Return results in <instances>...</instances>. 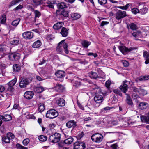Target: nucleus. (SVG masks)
I'll return each mask as SVG.
<instances>
[{"label": "nucleus", "instance_id": "obj_1", "mask_svg": "<svg viewBox=\"0 0 149 149\" xmlns=\"http://www.w3.org/2000/svg\"><path fill=\"white\" fill-rule=\"evenodd\" d=\"M33 2L35 6H37L43 3L42 0H33ZM56 3V0H47L44 3V5L50 8H53L54 4Z\"/></svg>", "mask_w": 149, "mask_h": 149}, {"label": "nucleus", "instance_id": "obj_2", "mask_svg": "<svg viewBox=\"0 0 149 149\" xmlns=\"http://www.w3.org/2000/svg\"><path fill=\"white\" fill-rule=\"evenodd\" d=\"M65 40H63L58 44L56 47V50L57 52L59 54H62L64 49L65 53L66 54H68L69 53V51L67 49L68 45L66 43L63 42Z\"/></svg>", "mask_w": 149, "mask_h": 149}, {"label": "nucleus", "instance_id": "obj_3", "mask_svg": "<svg viewBox=\"0 0 149 149\" xmlns=\"http://www.w3.org/2000/svg\"><path fill=\"white\" fill-rule=\"evenodd\" d=\"M32 80L31 78H23L19 83V86L22 88L26 87V86Z\"/></svg>", "mask_w": 149, "mask_h": 149}, {"label": "nucleus", "instance_id": "obj_4", "mask_svg": "<svg viewBox=\"0 0 149 149\" xmlns=\"http://www.w3.org/2000/svg\"><path fill=\"white\" fill-rule=\"evenodd\" d=\"M103 136L99 133H95L92 135L91 136L92 141L95 143H100L103 140Z\"/></svg>", "mask_w": 149, "mask_h": 149}, {"label": "nucleus", "instance_id": "obj_5", "mask_svg": "<svg viewBox=\"0 0 149 149\" xmlns=\"http://www.w3.org/2000/svg\"><path fill=\"white\" fill-rule=\"evenodd\" d=\"M60 134L58 133H56L54 134L49 136V141L53 143H56L58 142L60 139Z\"/></svg>", "mask_w": 149, "mask_h": 149}, {"label": "nucleus", "instance_id": "obj_6", "mask_svg": "<svg viewBox=\"0 0 149 149\" xmlns=\"http://www.w3.org/2000/svg\"><path fill=\"white\" fill-rule=\"evenodd\" d=\"M58 115V114L56 111L54 109H51L47 111L46 116L47 118L53 119Z\"/></svg>", "mask_w": 149, "mask_h": 149}, {"label": "nucleus", "instance_id": "obj_7", "mask_svg": "<svg viewBox=\"0 0 149 149\" xmlns=\"http://www.w3.org/2000/svg\"><path fill=\"white\" fill-rule=\"evenodd\" d=\"M126 16V12L119 10L115 14V18L116 19L119 20L124 18Z\"/></svg>", "mask_w": 149, "mask_h": 149}, {"label": "nucleus", "instance_id": "obj_8", "mask_svg": "<svg viewBox=\"0 0 149 149\" xmlns=\"http://www.w3.org/2000/svg\"><path fill=\"white\" fill-rule=\"evenodd\" d=\"M119 49L123 54H125L130 52L135 49L136 48L130 47L128 48L125 46H120L119 47Z\"/></svg>", "mask_w": 149, "mask_h": 149}, {"label": "nucleus", "instance_id": "obj_9", "mask_svg": "<svg viewBox=\"0 0 149 149\" xmlns=\"http://www.w3.org/2000/svg\"><path fill=\"white\" fill-rule=\"evenodd\" d=\"M34 13L35 14L34 17H32L30 15L29 16L28 18L30 19L29 20L30 22H35L36 19L37 18H39L41 15L40 12L37 10H35L34 11Z\"/></svg>", "mask_w": 149, "mask_h": 149}, {"label": "nucleus", "instance_id": "obj_10", "mask_svg": "<svg viewBox=\"0 0 149 149\" xmlns=\"http://www.w3.org/2000/svg\"><path fill=\"white\" fill-rule=\"evenodd\" d=\"M9 58L12 61L18 60L20 58V54L18 53H12L9 56Z\"/></svg>", "mask_w": 149, "mask_h": 149}, {"label": "nucleus", "instance_id": "obj_11", "mask_svg": "<svg viewBox=\"0 0 149 149\" xmlns=\"http://www.w3.org/2000/svg\"><path fill=\"white\" fill-rule=\"evenodd\" d=\"M85 147V143L82 142H77L74 144V149H84Z\"/></svg>", "mask_w": 149, "mask_h": 149}, {"label": "nucleus", "instance_id": "obj_12", "mask_svg": "<svg viewBox=\"0 0 149 149\" xmlns=\"http://www.w3.org/2000/svg\"><path fill=\"white\" fill-rule=\"evenodd\" d=\"M129 82L127 80H125L123 85H121L120 87V89L121 91L125 93H126L127 91L128 86L127 84Z\"/></svg>", "mask_w": 149, "mask_h": 149}, {"label": "nucleus", "instance_id": "obj_13", "mask_svg": "<svg viewBox=\"0 0 149 149\" xmlns=\"http://www.w3.org/2000/svg\"><path fill=\"white\" fill-rule=\"evenodd\" d=\"M23 38L26 39H30L33 37V33L30 31H28L23 33L22 34Z\"/></svg>", "mask_w": 149, "mask_h": 149}, {"label": "nucleus", "instance_id": "obj_14", "mask_svg": "<svg viewBox=\"0 0 149 149\" xmlns=\"http://www.w3.org/2000/svg\"><path fill=\"white\" fill-rule=\"evenodd\" d=\"M94 100L95 103L98 104L101 103L102 102L103 98L102 95L97 94L94 97Z\"/></svg>", "mask_w": 149, "mask_h": 149}, {"label": "nucleus", "instance_id": "obj_15", "mask_svg": "<svg viewBox=\"0 0 149 149\" xmlns=\"http://www.w3.org/2000/svg\"><path fill=\"white\" fill-rule=\"evenodd\" d=\"M66 126L68 128H74L77 126L76 122L74 120L69 121L66 123Z\"/></svg>", "mask_w": 149, "mask_h": 149}, {"label": "nucleus", "instance_id": "obj_16", "mask_svg": "<svg viewBox=\"0 0 149 149\" xmlns=\"http://www.w3.org/2000/svg\"><path fill=\"white\" fill-rule=\"evenodd\" d=\"M139 6L142 7V8L140 9V13L143 15L145 14L147 12L148 9L147 6L144 4H140Z\"/></svg>", "mask_w": 149, "mask_h": 149}, {"label": "nucleus", "instance_id": "obj_17", "mask_svg": "<svg viewBox=\"0 0 149 149\" xmlns=\"http://www.w3.org/2000/svg\"><path fill=\"white\" fill-rule=\"evenodd\" d=\"M33 95V92L32 91H27L25 92L24 96L25 98L29 100L32 98Z\"/></svg>", "mask_w": 149, "mask_h": 149}, {"label": "nucleus", "instance_id": "obj_18", "mask_svg": "<svg viewBox=\"0 0 149 149\" xmlns=\"http://www.w3.org/2000/svg\"><path fill=\"white\" fill-rule=\"evenodd\" d=\"M55 90L59 92H63L65 89L64 87L62 85L57 84L54 87Z\"/></svg>", "mask_w": 149, "mask_h": 149}, {"label": "nucleus", "instance_id": "obj_19", "mask_svg": "<svg viewBox=\"0 0 149 149\" xmlns=\"http://www.w3.org/2000/svg\"><path fill=\"white\" fill-rule=\"evenodd\" d=\"M69 29L63 27L62 28L60 33L63 37H66L68 34Z\"/></svg>", "mask_w": 149, "mask_h": 149}, {"label": "nucleus", "instance_id": "obj_20", "mask_svg": "<svg viewBox=\"0 0 149 149\" xmlns=\"http://www.w3.org/2000/svg\"><path fill=\"white\" fill-rule=\"evenodd\" d=\"M66 138H67L63 141V143L65 144H70L72 143L73 141V138L71 136H66Z\"/></svg>", "mask_w": 149, "mask_h": 149}, {"label": "nucleus", "instance_id": "obj_21", "mask_svg": "<svg viewBox=\"0 0 149 149\" xmlns=\"http://www.w3.org/2000/svg\"><path fill=\"white\" fill-rule=\"evenodd\" d=\"M71 19L74 20L79 18L81 16L79 14L75 13H72L71 14Z\"/></svg>", "mask_w": 149, "mask_h": 149}, {"label": "nucleus", "instance_id": "obj_22", "mask_svg": "<svg viewBox=\"0 0 149 149\" xmlns=\"http://www.w3.org/2000/svg\"><path fill=\"white\" fill-rule=\"evenodd\" d=\"M143 55L146 60L145 63L146 64L149 63V53L147 51H145L143 53Z\"/></svg>", "mask_w": 149, "mask_h": 149}, {"label": "nucleus", "instance_id": "obj_23", "mask_svg": "<svg viewBox=\"0 0 149 149\" xmlns=\"http://www.w3.org/2000/svg\"><path fill=\"white\" fill-rule=\"evenodd\" d=\"M55 74L58 78H62L64 77L65 73L63 71L59 70L57 71Z\"/></svg>", "mask_w": 149, "mask_h": 149}, {"label": "nucleus", "instance_id": "obj_24", "mask_svg": "<svg viewBox=\"0 0 149 149\" xmlns=\"http://www.w3.org/2000/svg\"><path fill=\"white\" fill-rule=\"evenodd\" d=\"M56 103L60 106H64L65 104V101L63 98H60L56 100Z\"/></svg>", "mask_w": 149, "mask_h": 149}, {"label": "nucleus", "instance_id": "obj_25", "mask_svg": "<svg viewBox=\"0 0 149 149\" xmlns=\"http://www.w3.org/2000/svg\"><path fill=\"white\" fill-rule=\"evenodd\" d=\"M20 40L19 38H15L12 40L10 41V44L14 45H17L19 43Z\"/></svg>", "mask_w": 149, "mask_h": 149}, {"label": "nucleus", "instance_id": "obj_26", "mask_svg": "<svg viewBox=\"0 0 149 149\" xmlns=\"http://www.w3.org/2000/svg\"><path fill=\"white\" fill-rule=\"evenodd\" d=\"M42 43L40 40H38L35 42L32 45V47L33 48H38L41 45Z\"/></svg>", "mask_w": 149, "mask_h": 149}, {"label": "nucleus", "instance_id": "obj_27", "mask_svg": "<svg viewBox=\"0 0 149 149\" xmlns=\"http://www.w3.org/2000/svg\"><path fill=\"white\" fill-rule=\"evenodd\" d=\"M126 102L129 105L132 106L133 102L132 99L129 95L126 94Z\"/></svg>", "mask_w": 149, "mask_h": 149}, {"label": "nucleus", "instance_id": "obj_28", "mask_svg": "<svg viewBox=\"0 0 149 149\" xmlns=\"http://www.w3.org/2000/svg\"><path fill=\"white\" fill-rule=\"evenodd\" d=\"M88 76L91 78L96 79L98 78V76L97 73L91 71L88 73Z\"/></svg>", "mask_w": 149, "mask_h": 149}, {"label": "nucleus", "instance_id": "obj_29", "mask_svg": "<svg viewBox=\"0 0 149 149\" xmlns=\"http://www.w3.org/2000/svg\"><path fill=\"white\" fill-rule=\"evenodd\" d=\"M57 7L59 9H64L67 7V6L64 2H61L58 3L57 5Z\"/></svg>", "mask_w": 149, "mask_h": 149}, {"label": "nucleus", "instance_id": "obj_30", "mask_svg": "<svg viewBox=\"0 0 149 149\" xmlns=\"http://www.w3.org/2000/svg\"><path fill=\"white\" fill-rule=\"evenodd\" d=\"M141 120L143 122L148 123L149 122V112L147 116H140Z\"/></svg>", "mask_w": 149, "mask_h": 149}, {"label": "nucleus", "instance_id": "obj_31", "mask_svg": "<svg viewBox=\"0 0 149 149\" xmlns=\"http://www.w3.org/2000/svg\"><path fill=\"white\" fill-rule=\"evenodd\" d=\"M62 27V22H60L55 24L53 28L55 30H58Z\"/></svg>", "mask_w": 149, "mask_h": 149}, {"label": "nucleus", "instance_id": "obj_32", "mask_svg": "<svg viewBox=\"0 0 149 149\" xmlns=\"http://www.w3.org/2000/svg\"><path fill=\"white\" fill-rule=\"evenodd\" d=\"M81 44L84 47L87 48L91 45V42L86 40H84L82 42Z\"/></svg>", "mask_w": 149, "mask_h": 149}, {"label": "nucleus", "instance_id": "obj_33", "mask_svg": "<svg viewBox=\"0 0 149 149\" xmlns=\"http://www.w3.org/2000/svg\"><path fill=\"white\" fill-rule=\"evenodd\" d=\"M13 71L15 72H18L20 70V67L19 65L17 64H15L13 66Z\"/></svg>", "mask_w": 149, "mask_h": 149}, {"label": "nucleus", "instance_id": "obj_34", "mask_svg": "<svg viewBox=\"0 0 149 149\" xmlns=\"http://www.w3.org/2000/svg\"><path fill=\"white\" fill-rule=\"evenodd\" d=\"M20 21L19 18H18L16 19L13 20L11 23V25L15 27H16L18 25Z\"/></svg>", "mask_w": 149, "mask_h": 149}, {"label": "nucleus", "instance_id": "obj_35", "mask_svg": "<svg viewBox=\"0 0 149 149\" xmlns=\"http://www.w3.org/2000/svg\"><path fill=\"white\" fill-rule=\"evenodd\" d=\"M13 87L8 86V87L6 90V92H7V93L9 95H10L13 93Z\"/></svg>", "mask_w": 149, "mask_h": 149}, {"label": "nucleus", "instance_id": "obj_36", "mask_svg": "<svg viewBox=\"0 0 149 149\" xmlns=\"http://www.w3.org/2000/svg\"><path fill=\"white\" fill-rule=\"evenodd\" d=\"M12 119V117L10 115L5 114L3 115V120L5 121L10 120Z\"/></svg>", "mask_w": 149, "mask_h": 149}, {"label": "nucleus", "instance_id": "obj_37", "mask_svg": "<svg viewBox=\"0 0 149 149\" xmlns=\"http://www.w3.org/2000/svg\"><path fill=\"white\" fill-rule=\"evenodd\" d=\"M17 81V79L16 78H14L12 80L8 83L9 86L13 87Z\"/></svg>", "mask_w": 149, "mask_h": 149}, {"label": "nucleus", "instance_id": "obj_38", "mask_svg": "<svg viewBox=\"0 0 149 149\" xmlns=\"http://www.w3.org/2000/svg\"><path fill=\"white\" fill-rule=\"evenodd\" d=\"M34 90L37 93H39L42 92L44 91V88L42 86H39L36 87Z\"/></svg>", "mask_w": 149, "mask_h": 149}, {"label": "nucleus", "instance_id": "obj_39", "mask_svg": "<svg viewBox=\"0 0 149 149\" xmlns=\"http://www.w3.org/2000/svg\"><path fill=\"white\" fill-rule=\"evenodd\" d=\"M45 109V106L43 104L40 103L38 105V110L40 112H42Z\"/></svg>", "mask_w": 149, "mask_h": 149}, {"label": "nucleus", "instance_id": "obj_40", "mask_svg": "<svg viewBox=\"0 0 149 149\" xmlns=\"http://www.w3.org/2000/svg\"><path fill=\"white\" fill-rule=\"evenodd\" d=\"M149 79V75L141 76L139 79V80L140 81H145Z\"/></svg>", "mask_w": 149, "mask_h": 149}, {"label": "nucleus", "instance_id": "obj_41", "mask_svg": "<svg viewBox=\"0 0 149 149\" xmlns=\"http://www.w3.org/2000/svg\"><path fill=\"white\" fill-rule=\"evenodd\" d=\"M38 138L39 140L41 141H45L47 139V137L46 136L43 135H41L39 136H38Z\"/></svg>", "mask_w": 149, "mask_h": 149}, {"label": "nucleus", "instance_id": "obj_42", "mask_svg": "<svg viewBox=\"0 0 149 149\" xmlns=\"http://www.w3.org/2000/svg\"><path fill=\"white\" fill-rule=\"evenodd\" d=\"M130 28L132 30H136L137 29L136 25L134 23H131L129 24Z\"/></svg>", "mask_w": 149, "mask_h": 149}, {"label": "nucleus", "instance_id": "obj_43", "mask_svg": "<svg viewBox=\"0 0 149 149\" xmlns=\"http://www.w3.org/2000/svg\"><path fill=\"white\" fill-rule=\"evenodd\" d=\"M2 139L3 142H4L6 143H9L10 142V140L6 136H4Z\"/></svg>", "mask_w": 149, "mask_h": 149}, {"label": "nucleus", "instance_id": "obj_44", "mask_svg": "<svg viewBox=\"0 0 149 149\" xmlns=\"http://www.w3.org/2000/svg\"><path fill=\"white\" fill-rule=\"evenodd\" d=\"M7 46L4 45L2 44L0 45V52H4L6 51Z\"/></svg>", "mask_w": 149, "mask_h": 149}, {"label": "nucleus", "instance_id": "obj_45", "mask_svg": "<svg viewBox=\"0 0 149 149\" xmlns=\"http://www.w3.org/2000/svg\"><path fill=\"white\" fill-rule=\"evenodd\" d=\"M27 8L28 9L30 10L34 11V6L33 4H30L27 6Z\"/></svg>", "mask_w": 149, "mask_h": 149}, {"label": "nucleus", "instance_id": "obj_46", "mask_svg": "<svg viewBox=\"0 0 149 149\" xmlns=\"http://www.w3.org/2000/svg\"><path fill=\"white\" fill-rule=\"evenodd\" d=\"M6 136L10 140L12 139L15 138V136L10 132H8Z\"/></svg>", "mask_w": 149, "mask_h": 149}, {"label": "nucleus", "instance_id": "obj_47", "mask_svg": "<svg viewBox=\"0 0 149 149\" xmlns=\"http://www.w3.org/2000/svg\"><path fill=\"white\" fill-rule=\"evenodd\" d=\"M1 23L3 24H4L6 19V15H3L1 18Z\"/></svg>", "mask_w": 149, "mask_h": 149}, {"label": "nucleus", "instance_id": "obj_48", "mask_svg": "<svg viewBox=\"0 0 149 149\" xmlns=\"http://www.w3.org/2000/svg\"><path fill=\"white\" fill-rule=\"evenodd\" d=\"M16 147L18 149H27L28 148H27L24 147L19 143L16 144Z\"/></svg>", "mask_w": 149, "mask_h": 149}, {"label": "nucleus", "instance_id": "obj_49", "mask_svg": "<svg viewBox=\"0 0 149 149\" xmlns=\"http://www.w3.org/2000/svg\"><path fill=\"white\" fill-rule=\"evenodd\" d=\"M132 13L134 14H136L137 13H140V10L136 8L132 9Z\"/></svg>", "mask_w": 149, "mask_h": 149}, {"label": "nucleus", "instance_id": "obj_50", "mask_svg": "<svg viewBox=\"0 0 149 149\" xmlns=\"http://www.w3.org/2000/svg\"><path fill=\"white\" fill-rule=\"evenodd\" d=\"M61 15L65 17H68V11H63L61 13Z\"/></svg>", "mask_w": 149, "mask_h": 149}, {"label": "nucleus", "instance_id": "obj_51", "mask_svg": "<svg viewBox=\"0 0 149 149\" xmlns=\"http://www.w3.org/2000/svg\"><path fill=\"white\" fill-rule=\"evenodd\" d=\"M139 93L143 95H144L147 94V92L146 90L144 89L140 88V91Z\"/></svg>", "mask_w": 149, "mask_h": 149}, {"label": "nucleus", "instance_id": "obj_52", "mask_svg": "<svg viewBox=\"0 0 149 149\" xmlns=\"http://www.w3.org/2000/svg\"><path fill=\"white\" fill-rule=\"evenodd\" d=\"M99 3L101 5H104L107 3V0H98Z\"/></svg>", "mask_w": 149, "mask_h": 149}, {"label": "nucleus", "instance_id": "obj_53", "mask_svg": "<svg viewBox=\"0 0 149 149\" xmlns=\"http://www.w3.org/2000/svg\"><path fill=\"white\" fill-rule=\"evenodd\" d=\"M29 142V139L28 138H26L24 139L23 141V143L24 146H26L28 145Z\"/></svg>", "mask_w": 149, "mask_h": 149}, {"label": "nucleus", "instance_id": "obj_54", "mask_svg": "<svg viewBox=\"0 0 149 149\" xmlns=\"http://www.w3.org/2000/svg\"><path fill=\"white\" fill-rule=\"evenodd\" d=\"M122 63L123 66L124 67H128L129 65V62L126 61H123Z\"/></svg>", "mask_w": 149, "mask_h": 149}, {"label": "nucleus", "instance_id": "obj_55", "mask_svg": "<svg viewBox=\"0 0 149 149\" xmlns=\"http://www.w3.org/2000/svg\"><path fill=\"white\" fill-rule=\"evenodd\" d=\"M6 65L5 64L1 63L0 64V70L2 71L4 69L6 68Z\"/></svg>", "mask_w": 149, "mask_h": 149}, {"label": "nucleus", "instance_id": "obj_56", "mask_svg": "<svg viewBox=\"0 0 149 149\" xmlns=\"http://www.w3.org/2000/svg\"><path fill=\"white\" fill-rule=\"evenodd\" d=\"M95 90V94L99 93L101 92V90L99 88L97 87L95 89H94Z\"/></svg>", "mask_w": 149, "mask_h": 149}, {"label": "nucleus", "instance_id": "obj_57", "mask_svg": "<svg viewBox=\"0 0 149 149\" xmlns=\"http://www.w3.org/2000/svg\"><path fill=\"white\" fill-rule=\"evenodd\" d=\"M87 55L88 56H93L94 58L97 57L98 56L97 54L96 53H93L91 52H90L87 54Z\"/></svg>", "mask_w": 149, "mask_h": 149}, {"label": "nucleus", "instance_id": "obj_58", "mask_svg": "<svg viewBox=\"0 0 149 149\" xmlns=\"http://www.w3.org/2000/svg\"><path fill=\"white\" fill-rule=\"evenodd\" d=\"M111 84V81L109 80H107L105 83L106 86L107 88H108L109 87Z\"/></svg>", "mask_w": 149, "mask_h": 149}, {"label": "nucleus", "instance_id": "obj_59", "mask_svg": "<svg viewBox=\"0 0 149 149\" xmlns=\"http://www.w3.org/2000/svg\"><path fill=\"white\" fill-rule=\"evenodd\" d=\"M140 88H136V87L134 88L133 89V92H135V93H136L137 92L139 93Z\"/></svg>", "mask_w": 149, "mask_h": 149}, {"label": "nucleus", "instance_id": "obj_60", "mask_svg": "<svg viewBox=\"0 0 149 149\" xmlns=\"http://www.w3.org/2000/svg\"><path fill=\"white\" fill-rule=\"evenodd\" d=\"M113 92L115 93L119 94L120 96H121L122 95V94L120 93V91L119 90H118V89L114 90L113 91Z\"/></svg>", "mask_w": 149, "mask_h": 149}, {"label": "nucleus", "instance_id": "obj_61", "mask_svg": "<svg viewBox=\"0 0 149 149\" xmlns=\"http://www.w3.org/2000/svg\"><path fill=\"white\" fill-rule=\"evenodd\" d=\"M109 23V22H108L106 21H102L101 23V24H100V26L103 27L104 25L107 24Z\"/></svg>", "mask_w": 149, "mask_h": 149}, {"label": "nucleus", "instance_id": "obj_62", "mask_svg": "<svg viewBox=\"0 0 149 149\" xmlns=\"http://www.w3.org/2000/svg\"><path fill=\"white\" fill-rule=\"evenodd\" d=\"M5 90L4 86L1 85H0V92L2 93Z\"/></svg>", "mask_w": 149, "mask_h": 149}, {"label": "nucleus", "instance_id": "obj_63", "mask_svg": "<svg viewBox=\"0 0 149 149\" xmlns=\"http://www.w3.org/2000/svg\"><path fill=\"white\" fill-rule=\"evenodd\" d=\"M23 7V6L21 5H19L18 6L16 7L15 8L14 10H18L19 9H22Z\"/></svg>", "mask_w": 149, "mask_h": 149}, {"label": "nucleus", "instance_id": "obj_64", "mask_svg": "<svg viewBox=\"0 0 149 149\" xmlns=\"http://www.w3.org/2000/svg\"><path fill=\"white\" fill-rule=\"evenodd\" d=\"M132 97L135 99L138 97V95L136 93L133 92L132 94Z\"/></svg>", "mask_w": 149, "mask_h": 149}]
</instances>
